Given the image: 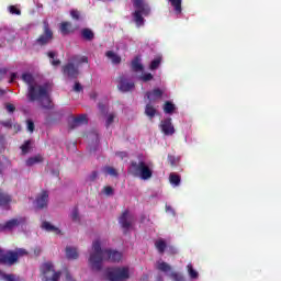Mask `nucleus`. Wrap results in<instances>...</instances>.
<instances>
[{
    "mask_svg": "<svg viewBox=\"0 0 281 281\" xmlns=\"http://www.w3.org/2000/svg\"><path fill=\"white\" fill-rule=\"evenodd\" d=\"M22 80L29 87L27 89L29 102H36V100H41V97L47 95V87L36 85L34 82V76H32V74L30 72L23 74Z\"/></svg>",
    "mask_w": 281,
    "mask_h": 281,
    "instance_id": "obj_1",
    "label": "nucleus"
},
{
    "mask_svg": "<svg viewBox=\"0 0 281 281\" xmlns=\"http://www.w3.org/2000/svg\"><path fill=\"white\" fill-rule=\"evenodd\" d=\"M22 256H27V250L19 248L15 250H3L0 248V265L5 267H14L19 262V258Z\"/></svg>",
    "mask_w": 281,
    "mask_h": 281,
    "instance_id": "obj_2",
    "label": "nucleus"
},
{
    "mask_svg": "<svg viewBox=\"0 0 281 281\" xmlns=\"http://www.w3.org/2000/svg\"><path fill=\"white\" fill-rule=\"evenodd\" d=\"M130 172L133 177H139L143 181H148L153 178V169L146 164V161L132 160L130 165Z\"/></svg>",
    "mask_w": 281,
    "mask_h": 281,
    "instance_id": "obj_3",
    "label": "nucleus"
},
{
    "mask_svg": "<svg viewBox=\"0 0 281 281\" xmlns=\"http://www.w3.org/2000/svg\"><path fill=\"white\" fill-rule=\"evenodd\" d=\"M93 254L90 255L89 262L92 271H102V260H104V250L100 240H94L92 244Z\"/></svg>",
    "mask_w": 281,
    "mask_h": 281,
    "instance_id": "obj_4",
    "label": "nucleus"
},
{
    "mask_svg": "<svg viewBox=\"0 0 281 281\" xmlns=\"http://www.w3.org/2000/svg\"><path fill=\"white\" fill-rule=\"evenodd\" d=\"M133 5L136 9L133 13L134 22L137 27H142V25H144V16H148V14H150V7H148L144 0H134Z\"/></svg>",
    "mask_w": 281,
    "mask_h": 281,
    "instance_id": "obj_5",
    "label": "nucleus"
},
{
    "mask_svg": "<svg viewBox=\"0 0 281 281\" xmlns=\"http://www.w3.org/2000/svg\"><path fill=\"white\" fill-rule=\"evenodd\" d=\"M105 278L109 281H124L131 278L128 268L126 267H114L105 270Z\"/></svg>",
    "mask_w": 281,
    "mask_h": 281,
    "instance_id": "obj_6",
    "label": "nucleus"
},
{
    "mask_svg": "<svg viewBox=\"0 0 281 281\" xmlns=\"http://www.w3.org/2000/svg\"><path fill=\"white\" fill-rule=\"evenodd\" d=\"M54 41V31L49 26V22L47 20L43 21V33L35 40V45L38 47H45L49 45Z\"/></svg>",
    "mask_w": 281,
    "mask_h": 281,
    "instance_id": "obj_7",
    "label": "nucleus"
},
{
    "mask_svg": "<svg viewBox=\"0 0 281 281\" xmlns=\"http://www.w3.org/2000/svg\"><path fill=\"white\" fill-rule=\"evenodd\" d=\"M42 276H44V281H59L61 272L54 270V263L47 261L41 267Z\"/></svg>",
    "mask_w": 281,
    "mask_h": 281,
    "instance_id": "obj_8",
    "label": "nucleus"
},
{
    "mask_svg": "<svg viewBox=\"0 0 281 281\" xmlns=\"http://www.w3.org/2000/svg\"><path fill=\"white\" fill-rule=\"evenodd\" d=\"M25 223H27V220L25 217H14L7 221L4 224H0V232H12V229L21 227V225H25Z\"/></svg>",
    "mask_w": 281,
    "mask_h": 281,
    "instance_id": "obj_9",
    "label": "nucleus"
},
{
    "mask_svg": "<svg viewBox=\"0 0 281 281\" xmlns=\"http://www.w3.org/2000/svg\"><path fill=\"white\" fill-rule=\"evenodd\" d=\"M61 71L65 78H68L69 80H78V77L80 76V69H78V66L74 63L64 65Z\"/></svg>",
    "mask_w": 281,
    "mask_h": 281,
    "instance_id": "obj_10",
    "label": "nucleus"
},
{
    "mask_svg": "<svg viewBox=\"0 0 281 281\" xmlns=\"http://www.w3.org/2000/svg\"><path fill=\"white\" fill-rule=\"evenodd\" d=\"M117 89L122 93H128V91H133L135 89V82L130 81L125 75H120L116 79Z\"/></svg>",
    "mask_w": 281,
    "mask_h": 281,
    "instance_id": "obj_11",
    "label": "nucleus"
},
{
    "mask_svg": "<svg viewBox=\"0 0 281 281\" xmlns=\"http://www.w3.org/2000/svg\"><path fill=\"white\" fill-rule=\"evenodd\" d=\"M119 224L121 225L122 229H124V234L133 227V216H131V212L125 210L121 216L119 217Z\"/></svg>",
    "mask_w": 281,
    "mask_h": 281,
    "instance_id": "obj_12",
    "label": "nucleus"
},
{
    "mask_svg": "<svg viewBox=\"0 0 281 281\" xmlns=\"http://www.w3.org/2000/svg\"><path fill=\"white\" fill-rule=\"evenodd\" d=\"M160 128L164 135H175V125H172V119L168 117L161 121Z\"/></svg>",
    "mask_w": 281,
    "mask_h": 281,
    "instance_id": "obj_13",
    "label": "nucleus"
},
{
    "mask_svg": "<svg viewBox=\"0 0 281 281\" xmlns=\"http://www.w3.org/2000/svg\"><path fill=\"white\" fill-rule=\"evenodd\" d=\"M103 260H109L110 262H120L122 260V252L112 249H104Z\"/></svg>",
    "mask_w": 281,
    "mask_h": 281,
    "instance_id": "obj_14",
    "label": "nucleus"
},
{
    "mask_svg": "<svg viewBox=\"0 0 281 281\" xmlns=\"http://www.w3.org/2000/svg\"><path fill=\"white\" fill-rule=\"evenodd\" d=\"M35 202L37 210H45V207H47V203H49V193L47 191H42Z\"/></svg>",
    "mask_w": 281,
    "mask_h": 281,
    "instance_id": "obj_15",
    "label": "nucleus"
},
{
    "mask_svg": "<svg viewBox=\"0 0 281 281\" xmlns=\"http://www.w3.org/2000/svg\"><path fill=\"white\" fill-rule=\"evenodd\" d=\"M146 98L149 102H157V100H161V98H164V90L155 88L151 91H147Z\"/></svg>",
    "mask_w": 281,
    "mask_h": 281,
    "instance_id": "obj_16",
    "label": "nucleus"
},
{
    "mask_svg": "<svg viewBox=\"0 0 281 281\" xmlns=\"http://www.w3.org/2000/svg\"><path fill=\"white\" fill-rule=\"evenodd\" d=\"M87 115L81 114L72 120V122L69 123V130L74 131V128H78V126L82 124H87Z\"/></svg>",
    "mask_w": 281,
    "mask_h": 281,
    "instance_id": "obj_17",
    "label": "nucleus"
},
{
    "mask_svg": "<svg viewBox=\"0 0 281 281\" xmlns=\"http://www.w3.org/2000/svg\"><path fill=\"white\" fill-rule=\"evenodd\" d=\"M10 203H12V195L1 191L0 189V207H7Z\"/></svg>",
    "mask_w": 281,
    "mask_h": 281,
    "instance_id": "obj_18",
    "label": "nucleus"
},
{
    "mask_svg": "<svg viewBox=\"0 0 281 281\" xmlns=\"http://www.w3.org/2000/svg\"><path fill=\"white\" fill-rule=\"evenodd\" d=\"M76 30L74 29V25L71 24V22H61L60 23V32L64 35L67 34H74Z\"/></svg>",
    "mask_w": 281,
    "mask_h": 281,
    "instance_id": "obj_19",
    "label": "nucleus"
},
{
    "mask_svg": "<svg viewBox=\"0 0 281 281\" xmlns=\"http://www.w3.org/2000/svg\"><path fill=\"white\" fill-rule=\"evenodd\" d=\"M38 100H43V101H42V106H43V109H47V110L54 109V105L52 104V99L49 98V94H48V92H47V88H46V94L40 97Z\"/></svg>",
    "mask_w": 281,
    "mask_h": 281,
    "instance_id": "obj_20",
    "label": "nucleus"
},
{
    "mask_svg": "<svg viewBox=\"0 0 281 281\" xmlns=\"http://www.w3.org/2000/svg\"><path fill=\"white\" fill-rule=\"evenodd\" d=\"M43 161H45V158H43V156L41 154H37L33 157H30L27 160H26V166L29 167H32L36 164H43Z\"/></svg>",
    "mask_w": 281,
    "mask_h": 281,
    "instance_id": "obj_21",
    "label": "nucleus"
},
{
    "mask_svg": "<svg viewBox=\"0 0 281 281\" xmlns=\"http://www.w3.org/2000/svg\"><path fill=\"white\" fill-rule=\"evenodd\" d=\"M81 37L83 38V41L91 42L95 38V33H93L91 29H82Z\"/></svg>",
    "mask_w": 281,
    "mask_h": 281,
    "instance_id": "obj_22",
    "label": "nucleus"
},
{
    "mask_svg": "<svg viewBox=\"0 0 281 281\" xmlns=\"http://www.w3.org/2000/svg\"><path fill=\"white\" fill-rule=\"evenodd\" d=\"M105 56L112 60L113 65H120V63H122V57H120V55L115 54L113 50H108Z\"/></svg>",
    "mask_w": 281,
    "mask_h": 281,
    "instance_id": "obj_23",
    "label": "nucleus"
},
{
    "mask_svg": "<svg viewBox=\"0 0 281 281\" xmlns=\"http://www.w3.org/2000/svg\"><path fill=\"white\" fill-rule=\"evenodd\" d=\"M145 115L149 120H153V117H155V115H157V109L153 104L147 103L145 106Z\"/></svg>",
    "mask_w": 281,
    "mask_h": 281,
    "instance_id": "obj_24",
    "label": "nucleus"
},
{
    "mask_svg": "<svg viewBox=\"0 0 281 281\" xmlns=\"http://www.w3.org/2000/svg\"><path fill=\"white\" fill-rule=\"evenodd\" d=\"M132 71H144V65H142V59L139 57H135L132 60Z\"/></svg>",
    "mask_w": 281,
    "mask_h": 281,
    "instance_id": "obj_25",
    "label": "nucleus"
},
{
    "mask_svg": "<svg viewBox=\"0 0 281 281\" xmlns=\"http://www.w3.org/2000/svg\"><path fill=\"white\" fill-rule=\"evenodd\" d=\"M66 258H68V260H77L78 249L69 246L66 247Z\"/></svg>",
    "mask_w": 281,
    "mask_h": 281,
    "instance_id": "obj_26",
    "label": "nucleus"
},
{
    "mask_svg": "<svg viewBox=\"0 0 281 281\" xmlns=\"http://www.w3.org/2000/svg\"><path fill=\"white\" fill-rule=\"evenodd\" d=\"M176 14H181L183 9L181 7L182 0H168Z\"/></svg>",
    "mask_w": 281,
    "mask_h": 281,
    "instance_id": "obj_27",
    "label": "nucleus"
},
{
    "mask_svg": "<svg viewBox=\"0 0 281 281\" xmlns=\"http://www.w3.org/2000/svg\"><path fill=\"white\" fill-rule=\"evenodd\" d=\"M42 227H43V229H46V232H53L54 234H60L59 228L52 225L49 222H43Z\"/></svg>",
    "mask_w": 281,
    "mask_h": 281,
    "instance_id": "obj_28",
    "label": "nucleus"
},
{
    "mask_svg": "<svg viewBox=\"0 0 281 281\" xmlns=\"http://www.w3.org/2000/svg\"><path fill=\"white\" fill-rule=\"evenodd\" d=\"M158 271H162V273H168V271H172V266L166 261H161L157 265Z\"/></svg>",
    "mask_w": 281,
    "mask_h": 281,
    "instance_id": "obj_29",
    "label": "nucleus"
},
{
    "mask_svg": "<svg viewBox=\"0 0 281 281\" xmlns=\"http://www.w3.org/2000/svg\"><path fill=\"white\" fill-rule=\"evenodd\" d=\"M168 278H170V280L172 281H186V277L183 276V273L177 271H171L168 274Z\"/></svg>",
    "mask_w": 281,
    "mask_h": 281,
    "instance_id": "obj_30",
    "label": "nucleus"
},
{
    "mask_svg": "<svg viewBox=\"0 0 281 281\" xmlns=\"http://www.w3.org/2000/svg\"><path fill=\"white\" fill-rule=\"evenodd\" d=\"M175 109H177V106L175 105V103H172L171 101H166L164 104V112L168 113L169 115L175 113Z\"/></svg>",
    "mask_w": 281,
    "mask_h": 281,
    "instance_id": "obj_31",
    "label": "nucleus"
},
{
    "mask_svg": "<svg viewBox=\"0 0 281 281\" xmlns=\"http://www.w3.org/2000/svg\"><path fill=\"white\" fill-rule=\"evenodd\" d=\"M103 172L105 175H109L110 177H119L120 173H117V169H115L114 167H111V166H105L103 168Z\"/></svg>",
    "mask_w": 281,
    "mask_h": 281,
    "instance_id": "obj_32",
    "label": "nucleus"
},
{
    "mask_svg": "<svg viewBox=\"0 0 281 281\" xmlns=\"http://www.w3.org/2000/svg\"><path fill=\"white\" fill-rule=\"evenodd\" d=\"M155 247H156L157 251H159L160 254H164V251H166V247H168V245L166 244V240L159 239L155 243Z\"/></svg>",
    "mask_w": 281,
    "mask_h": 281,
    "instance_id": "obj_33",
    "label": "nucleus"
},
{
    "mask_svg": "<svg viewBox=\"0 0 281 281\" xmlns=\"http://www.w3.org/2000/svg\"><path fill=\"white\" fill-rule=\"evenodd\" d=\"M187 270H188V273H189L191 280H196L199 278V272L196 270H194V267L192 266V263H189L187 266Z\"/></svg>",
    "mask_w": 281,
    "mask_h": 281,
    "instance_id": "obj_34",
    "label": "nucleus"
},
{
    "mask_svg": "<svg viewBox=\"0 0 281 281\" xmlns=\"http://www.w3.org/2000/svg\"><path fill=\"white\" fill-rule=\"evenodd\" d=\"M47 56L50 58V65H53V67H58L60 65V59H56V53L48 52Z\"/></svg>",
    "mask_w": 281,
    "mask_h": 281,
    "instance_id": "obj_35",
    "label": "nucleus"
},
{
    "mask_svg": "<svg viewBox=\"0 0 281 281\" xmlns=\"http://www.w3.org/2000/svg\"><path fill=\"white\" fill-rule=\"evenodd\" d=\"M169 181L172 186H179L181 183V176L177 173H170Z\"/></svg>",
    "mask_w": 281,
    "mask_h": 281,
    "instance_id": "obj_36",
    "label": "nucleus"
},
{
    "mask_svg": "<svg viewBox=\"0 0 281 281\" xmlns=\"http://www.w3.org/2000/svg\"><path fill=\"white\" fill-rule=\"evenodd\" d=\"M32 140H25L24 144L20 147L22 150V155H27L30 149L32 148Z\"/></svg>",
    "mask_w": 281,
    "mask_h": 281,
    "instance_id": "obj_37",
    "label": "nucleus"
},
{
    "mask_svg": "<svg viewBox=\"0 0 281 281\" xmlns=\"http://www.w3.org/2000/svg\"><path fill=\"white\" fill-rule=\"evenodd\" d=\"M159 65H161V57H157L156 59L151 60L149 69L155 71V69H159Z\"/></svg>",
    "mask_w": 281,
    "mask_h": 281,
    "instance_id": "obj_38",
    "label": "nucleus"
},
{
    "mask_svg": "<svg viewBox=\"0 0 281 281\" xmlns=\"http://www.w3.org/2000/svg\"><path fill=\"white\" fill-rule=\"evenodd\" d=\"M72 60L77 63V65H82V63H89V57L82 56V57H74Z\"/></svg>",
    "mask_w": 281,
    "mask_h": 281,
    "instance_id": "obj_39",
    "label": "nucleus"
},
{
    "mask_svg": "<svg viewBox=\"0 0 281 281\" xmlns=\"http://www.w3.org/2000/svg\"><path fill=\"white\" fill-rule=\"evenodd\" d=\"M153 78H154L153 74L146 72L139 77V80H142V82H150V80H153Z\"/></svg>",
    "mask_w": 281,
    "mask_h": 281,
    "instance_id": "obj_40",
    "label": "nucleus"
},
{
    "mask_svg": "<svg viewBox=\"0 0 281 281\" xmlns=\"http://www.w3.org/2000/svg\"><path fill=\"white\" fill-rule=\"evenodd\" d=\"M70 16L74 19V21H80V11L72 9L70 11Z\"/></svg>",
    "mask_w": 281,
    "mask_h": 281,
    "instance_id": "obj_41",
    "label": "nucleus"
},
{
    "mask_svg": "<svg viewBox=\"0 0 281 281\" xmlns=\"http://www.w3.org/2000/svg\"><path fill=\"white\" fill-rule=\"evenodd\" d=\"M114 121H115V114H109L105 121L106 128H109V126H111V124H113Z\"/></svg>",
    "mask_w": 281,
    "mask_h": 281,
    "instance_id": "obj_42",
    "label": "nucleus"
},
{
    "mask_svg": "<svg viewBox=\"0 0 281 281\" xmlns=\"http://www.w3.org/2000/svg\"><path fill=\"white\" fill-rule=\"evenodd\" d=\"M9 12H10L11 14H16L18 16H20V14H21V9H18V8L14 7V5H10V7H9Z\"/></svg>",
    "mask_w": 281,
    "mask_h": 281,
    "instance_id": "obj_43",
    "label": "nucleus"
},
{
    "mask_svg": "<svg viewBox=\"0 0 281 281\" xmlns=\"http://www.w3.org/2000/svg\"><path fill=\"white\" fill-rule=\"evenodd\" d=\"M26 124H27V132L29 133H34V128H35L34 121L27 120Z\"/></svg>",
    "mask_w": 281,
    "mask_h": 281,
    "instance_id": "obj_44",
    "label": "nucleus"
},
{
    "mask_svg": "<svg viewBox=\"0 0 281 281\" xmlns=\"http://www.w3.org/2000/svg\"><path fill=\"white\" fill-rule=\"evenodd\" d=\"M2 280H5V281H16V276L3 273L2 274Z\"/></svg>",
    "mask_w": 281,
    "mask_h": 281,
    "instance_id": "obj_45",
    "label": "nucleus"
},
{
    "mask_svg": "<svg viewBox=\"0 0 281 281\" xmlns=\"http://www.w3.org/2000/svg\"><path fill=\"white\" fill-rule=\"evenodd\" d=\"M82 85L79 81L75 82V86L72 88V90L75 91V93H80V91H82Z\"/></svg>",
    "mask_w": 281,
    "mask_h": 281,
    "instance_id": "obj_46",
    "label": "nucleus"
},
{
    "mask_svg": "<svg viewBox=\"0 0 281 281\" xmlns=\"http://www.w3.org/2000/svg\"><path fill=\"white\" fill-rule=\"evenodd\" d=\"M71 220L72 221H80V217L78 215V207H75L71 213Z\"/></svg>",
    "mask_w": 281,
    "mask_h": 281,
    "instance_id": "obj_47",
    "label": "nucleus"
},
{
    "mask_svg": "<svg viewBox=\"0 0 281 281\" xmlns=\"http://www.w3.org/2000/svg\"><path fill=\"white\" fill-rule=\"evenodd\" d=\"M5 109H7L8 113H14V111H16V106H14V104H12V103H8L5 105Z\"/></svg>",
    "mask_w": 281,
    "mask_h": 281,
    "instance_id": "obj_48",
    "label": "nucleus"
},
{
    "mask_svg": "<svg viewBox=\"0 0 281 281\" xmlns=\"http://www.w3.org/2000/svg\"><path fill=\"white\" fill-rule=\"evenodd\" d=\"M104 194H106V196H112L113 194V188L112 187H104Z\"/></svg>",
    "mask_w": 281,
    "mask_h": 281,
    "instance_id": "obj_49",
    "label": "nucleus"
},
{
    "mask_svg": "<svg viewBox=\"0 0 281 281\" xmlns=\"http://www.w3.org/2000/svg\"><path fill=\"white\" fill-rule=\"evenodd\" d=\"M168 161H169L170 166H177V158H175V156L169 155Z\"/></svg>",
    "mask_w": 281,
    "mask_h": 281,
    "instance_id": "obj_50",
    "label": "nucleus"
},
{
    "mask_svg": "<svg viewBox=\"0 0 281 281\" xmlns=\"http://www.w3.org/2000/svg\"><path fill=\"white\" fill-rule=\"evenodd\" d=\"M95 179H98V171H92V173L89 177L90 181H95Z\"/></svg>",
    "mask_w": 281,
    "mask_h": 281,
    "instance_id": "obj_51",
    "label": "nucleus"
},
{
    "mask_svg": "<svg viewBox=\"0 0 281 281\" xmlns=\"http://www.w3.org/2000/svg\"><path fill=\"white\" fill-rule=\"evenodd\" d=\"M5 74H8L7 68H1L0 69V80H3V77L5 76Z\"/></svg>",
    "mask_w": 281,
    "mask_h": 281,
    "instance_id": "obj_52",
    "label": "nucleus"
},
{
    "mask_svg": "<svg viewBox=\"0 0 281 281\" xmlns=\"http://www.w3.org/2000/svg\"><path fill=\"white\" fill-rule=\"evenodd\" d=\"M66 280L67 281H75L74 278L71 277V273H69V272L66 273Z\"/></svg>",
    "mask_w": 281,
    "mask_h": 281,
    "instance_id": "obj_53",
    "label": "nucleus"
},
{
    "mask_svg": "<svg viewBox=\"0 0 281 281\" xmlns=\"http://www.w3.org/2000/svg\"><path fill=\"white\" fill-rule=\"evenodd\" d=\"M14 80H16V74L15 72H12L11 74V79L9 82H13Z\"/></svg>",
    "mask_w": 281,
    "mask_h": 281,
    "instance_id": "obj_54",
    "label": "nucleus"
},
{
    "mask_svg": "<svg viewBox=\"0 0 281 281\" xmlns=\"http://www.w3.org/2000/svg\"><path fill=\"white\" fill-rule=\"evenodd\" d=\"M52 175H54V177H58L60 175V171L58 170H53L52 171Z\"/></svg>",
    "mask_w": 281,
    "mask_h": 281,
    "instance_id": "obj_55",
    "label": "nucleus"
},
{
    "mask_svg": "<svg viewBox=\"0 0 281 281\" xmlns=\"http://www.w3.org/2000/svg\"><path fill=\"white\" fill-rule=\"evenodd\" d=\"M34 254H35V256H41V249L40 248H35L34 249Z\"/></svg>",
    "mask_w": 281,
    "mask_h": 281,
    "instance_id": "obj_56",
    "label": "nucleus"
},
{
    "mask_svg": "<svg viewBox=\"0 0 281 281\" xmlns=\"http://www.w3.org/2000/svg\"><path fill=\"white\" fill-rule=\"evenodd\" d=\"M90 98H91L92 100H95V98H98V93H95V92L91 93V94H90Z\"/></svg>",
    "mask_w": 281,
    "mask_h": 281,
    "instance_id": "obj_57",
    "label": "nucleus"
},
{
    "mask_svg": "<svg viewBox=\"0 0 281 281\" xmlns=\"http://www.w3.org/2000/svg\"><path fill=\"white\" fill-rule=\"evenodd\" d=\"M166 210H167V212H173V211H172V206H168V205H167V206H166Z\"/></svg>",
    "mask_w": 281,
    "mask_h": 281,
    "instance_id": "obj_58",
    "label": "nucleus"
},
{
    "mask_svg": "<svg viewBox=\"0 0 281 281\" xmlns=\"http://www.w3.org/2000/svg\"><path fill=\"white\" fill-rule=\"evenodd\" d=\"M0 175H1V169H0Z\"/></svg>",
    "mask_w": 281,
    "mask_h": 281,
    "instance_id": "obj_59",
    "label": "nucleus"
}]
</instances>
